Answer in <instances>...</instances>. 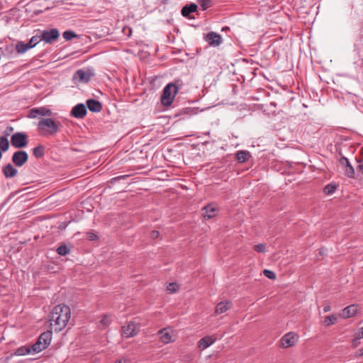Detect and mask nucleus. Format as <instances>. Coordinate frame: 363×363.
<instances>
[{
    "instance_id": "32",
    "label": "nucleus",
    "mask_w": 363,
    "mask_h": 363,
    "mask_svg": "<svg viewBox=\"0 0 363 363\" xmlns=\"http://www.w3.org/2000/svg\"><path fill=\"white\" fill-rule=\"evenodd\" d=\"M336 321H337V317L335 315L333 314V315H328L325 317V318L324 320V323L325 325L329 326V325L335 324L336 323Z\"/></svg>"
},
{
    "instance_id": "35",
    "label": "nucleus",
    "mask_w": 363,
    "mask_h": 363,
    "mask_svg": "<svg viewBox=\"0 0 363 363\" xmlns=\"http://www.w3.org/2000/svg\"><path fill=\"white\" fill-rule=\"evenodd\" d=\"M264 276L270 279H274L276 278V274L274 272L269 270V269H264L263 272Z\"/></svg>"
},
{
    "instance_id": "46",
    "label": "nucleus",
    "mask_w": 363,
    "mask_h": 363,
    "mask_svg": "<svg viewBox=\"0 0 363 363\" xmlns=\"http://www.w3.org/2000/svg\"><path fill=\"white\" fill-rule=\"evenodd\" d=\"M160 2H161L162 4H167V2H168V0H160Z\"/></svg>"
},
{
    "instance_id": "48",
    "label": "nucleus",
    "mask_w": 363,
    "mask_h": 363,
    "mask_svg": "<svg viewBox=\"0 0 363 363\" xmlns=\"http://www.w3.org/2000/svg\"><path fill=\"white\" fill-rule=\"evenodd\" d=\"M229 30V27H225L222 29V30Z\"/></svg>"
},
{
    "instance_id": "12",
    "label": "nucleus",
    "mask_w": 363,
    "mask_h": 363,
    "mask_svg": "<svg viewBox=\"0 0 363 363\" xmlns=\"http://www.w3.org/2000/svg\"><path fill=\"white\" fill-rule=\"evenodd\" d=\"M87 113L86 106L84 104H78L75 105L70 113L71 116L81 119L86 116Z\"/></svg>"
},
{
    "instance_id": "24",
    "label": "nucleus",
    "mask_w": 363,
    "mask_h": 363,
    "mask_svg": "<svg viewBox=\"0 0 363 363\" xmlns=\"http://www.w3.org/2000/svg\"><path fill=\"white\" fill-rule=\"evenodd\" d=\"M45 146L39 145L33 149V154L36 158H41L45 155Z\"/></svg>"
},
{
    "instance_id": "11",
    "label": "nucleus",
    "mask_w": 363,
    "mask_h": 363,
    "mask_svg": "<svg viewBox=\"0 0 363 363\" xmlns=\"http://www.w3.org/2000/svg\"><path fill=\"white\" fill-rule=\"evenodd\" d=\"M94 76V73L89 70L84 71L83 69H78L73 76L74 80H77L79 82L87 83L91 77Z\"/></svg>"
},
{
    "instance_id": "22",
    "label": "nucleus",
    "mask_w": 363,
    "mask_h": 363,
    "mask_svg": "<svg viewBox=\"0 0 363 363\" xmlns=\"http://www.w3.org/2000/svg\"><path fill=\"white\" fill-rule=\"evenodd\" d=\"M158 334L160 335V340L164 344H167L173 341L172 337L170 333L167 331V328L161 329L158 331Z\"/></svg>"
},
{
    "instance_id": "15",
    "label": "nucleus",
    "mask_w": 363,
    "mask_h": 363,
    "mask_svg": "<svg viewBox=\"0 0 363 363\" xmlns=\"http://www.w3.org/2000/svg\"><path fill=\"white\" fill-rule=\"evenodd\" d=\"M51 114L52 111L45 107L33 108L29 111L28 117L30 118H35L38 116H50Z\"/></svg>"
},
{
    "instance_id": "43",
    "label": "nucleus",
    "mask_w": 363,
    "mask_h": 363,
    "mask_svg": "<svg viewBox=\"0 0 363 363\" xmlns=\"http://www.w3.org/2000/svg\"><path fill=\"white\" fill-rule=\"evenodd\" d=\"M325 252H326V250H325V249H324V248L320 249V250H319V254H320V255H325Z\"/></svg>"
},
{
    "instance_id": "20",
    "label": "nucleus",
    "mask_w": 363,
    "mask_h": 363,
    "mask_svg": "<svg viewBox=\"0 0 363 363\" xmlns=\"http://www.w3.org/2000/svg\"><path fill=\"white\" fill-rule=\"evenodd\" d=\"M357 306L352 304L346 308H345L341 314L342 317L344 318H348L352 317L356 315L357 312Z\"/></svg>"
},
{
    "instance_id": "6",
    "label": "nucleus",
    "mask_w": 363,
    "mask_h": 363,
    "mask_svg": "<svg viewBox=\"0 0 363 363\" xmlns=\"http://www.w3.org/2000/svg\"><path fill=\"white\" fill-rule=\"evenodd\" d=\"M140 330V325L135 321H130L122 328V335L125 337L135 336Z\"/></svg>"
},
{
    "instance_id": "27",
    "label": "nucleus",
    "mask_w": 363,
    "mask_h": 363,
    "mask_svg": "<svg viewBox=\"0 0 363 363\" xmlns=\"http://www.w3.org/2000/svg\"><path fill=\"white\" fill-rule=\"evenodd\" d=\"M40 41H42L40 35H35L30 39V40L27 43V44L30 49V48H34Z\"/></svg>"
},
{
    "instance_id": "8",
    "label": "nucleus",
    "mask_w": 363,
    "mask_h": 363,
    "mask_svg": "<svg viewBox=\"0 0 363 363\" xmlns=\"http://www.w3.org/2000/svg\"><path fill=\"white\" fill-rule=\"evenodd\" d=\"M298 342V335L294 333L289 332L285 334L280 340V346L283 348L292 347Z\"/></svg>"
},
{
    "instance_id": "42",
    "label": "nucleus",
    "mask_w": 363,
    "mask_h": 363,
    "mask_svg": "<svg viewBox=\"0 0 363 363\" xmlns=\"http://www.w3.org/2000/svg\"><path fill=\"white\" fill-rule=\"evenodd\" d=\"M357 356L361 357L363 356V347L359 349L357 352Z\"/></svg>"
},
{
    "instance_id": "9",
    "label": "nucleus",
    "mask_w": 363,
    "mask_h": 363,
    "mask_svg": "<svg viewBox=\"0 0 363 363\" xmlns=\"http://www.w3.org/2000/svg\"><path fill=\"white\" fill-rule=\"evenodd\" d=\"M28 160V155L24 150H18L15 152L11 157L12 162L16 167H22Z\"/></svg>"
},
{
    "instance_id": "28",
    "label": "nucleus",
    "mask_w": 363,
    "mask_h": 363,
    "mask_svg": "<svg viewBox=\"0 0 363 363\" xmlns=\"http://www.w3.org/2000/svg\"><path fill=\"white\" fill-rule=\"evenodd\" d=\"M16 48L19 54H23L30 49L28 44L24 43L23 42H18L16 45Z\"/></svg>"
},
{
    "instance_id": "29",
    "label": "nucleus",
    "mask_w": 363,
    "mask_h": 363,
    "mask_svg": "<svg viewBox=\"0 0 363 363\" xmlns=\"http://www.w3.org/2000/svg\"><path fill=\"white\" fill-rule=\"evenodd\" d=\"M56 251H57V254L61 256H65V255L69 254V252H70V250L65 244L60 245L57 247Z\"/></svg>"
},
{
    "instance_id": "38",
    "label": "nucleus",
    "mask_w": 363,
    "mask_h": 363,
    "mask_svg": "<svg viewBox=\"0 0 363 363\" xmlns=\"http://www.w3.org/2000/svg\"><path fill=\"white\" fill-rule=\"evenodd\" d=\"M159 236H160V232L157 230H152L150 234V237L153 240L158 238Z\"/></svg>"
},
{
    "instance_id": "10",
    "label": "nucleus",
    "mask_w": 363,
    "mask_h": 363,
    "mask_svg": "<svg viewBox=\"0 0 363 363\" xmlns=\"http://www.w3.org/2000/svg\"><path fill=\"white\" fill-rule=\"evenodd\" d=\"M204 40L211 47H218L223 42L221 35L213 31L208 33L204 36Z\"/></svg>"
},
{
    "instance_id": "4",
    "label": "nucleus",
    "mask_w": 363,
    "mask_h": 363,
    "mask_svg": "<svg viewBox=\"0 0 363 363\" xmlns=\"http://www.w3.org/2000/svg\"><path fill=\"white\" fill-rule=\"evenodd\" d=\"M178 91L179 87L174 83H169L167 84L163 89L161 96L162 104L165 106H170L172 104Z\"/></svg>"
},
{
    "instance_id": "19",
    "label": "nucleus",
    "mask_w": 363,
    "mask_h": 363,
    "mask_svg": "<svg viewBox=\"0 0 363 363\" xmlns=\"http://www.w3.org/2000/svg\"><path fill=\"white\" fill-rule=\"evenodd\" d=\"M232 303L230 301L220 302L216 305L215 313L216 315L222 314L230 309Z\"/></svg>"
},
{
    "instance_id": "30",
    "label": "nucleus",
    "mask_w": 363,
    "mask_h": 363,
    "mask_svg": "<svg viewBox=\"0 0 363 363\" xmlns=\"http://www.w3.org/2000/svg\"><path fill=\"white\" fill-rule=\"evenodd\" d=\"M337 189V186L333 184H328L324 188V193L327 195H330L335 193Z\"/></svg>"
},
{
    "instance_id": "7",
    "label": "nucleus",
    "mask_w": 363,
    "mask_h": 363,
    "mask_svg": "<svg viewBox=\"0 0 363 363\" xmlns=\"http://www.w3.org/2000/svg\"><path fill=\"white\" fill-rule=\"evenodd\" d=\"M59 36L60 32L57 28L45 30L40 34L42 40L49 44H52L55 40L58 39Z\"/></svg>"
},
{
    "instance_id": "13",
    "label": "nucleus",
    "mask_w": 363,
    "mask_h": 363,
    "mask_svg": "<svg viewBox=\"0 0 363 363\" xmlns=\"http://www.w3.org/2000/svg\"><path fill=\"white\" fill-rule=\"evenodd\" d=\"M339 163L342 167H344L345 174L350 178H353L354 176V169L351 165L349 160L347 157L342 156L340 158Z\"/></svg>"
},
{
    "instance_id": "5",
    "label": "nucleus",
    "mask_w": 363,
    "mask_h": 363,
    "mask_svg": "<svg viewBox=\"0 0 363 363\" xmlns=\"http://www.w3.org/2000/svg\"><path fill=\"white\" fill-rule=\"evenodd\" d=\"M11 145L15 148L26 147L28 144V135L23 132H16L11 137Z\"/></svg>"
},
{
    "instance_id": "37",
    "label": "nucleus",
    "mask_w": 363,
    "mask_h": 363,
    "mask_svg": "<svg viewBox=\"0 0 363 363\" xmlns=\"http://www.w3.org/2000/svg\"><path fill=\"white\" fill-rule=\"evenodd\" d=\"M87 238L91 241H94L97 239V235L92 232H89L87 233Z\"/></svg>"
},
{
    "instance_id": "40",
    "label": "nucleus",
    "mask_w": 363,
    "mask_h": 363,
    "mask_svg": "<svg viewBox=\"0 0 363 363\" xmlns=\"http://www.w3.org/2000/svg\"><path fill=\"white\" fill-rule=\"evenodd\" d=\"M101 323L104 325H108V318L106 316H105L101 321Z\"/></svg>"
},
{
    "instance_id": "31",
    "label": "nucleus",
    "mask_w": 363,
    "mask_h": 363,
    "mask_svg": "<svg viewBox=\"0 0 363 363\" xmlns=\"http://www.w3.org/2000/svg\"><path fill=\"white\" fill-rule=\"evenodd\" d=\"M62 36L66 40H71L77 38V35L73 30H67L62 33Z\"/></svg>"
},
{
    "instance_id": "2",
    "label": "nucleus",
    "mask_w": 363,
    "mask_h": 363,
    "mask_svg": "<svg viewBox=\"0 0 363 363\" xmlns=\"http://www.w3.org/2000/svg\"><path fill=\"white\" fill-rule=\"evenodd\" d=\"M38 130L42 135H54L58 132L59 126L52 118H46L39 121Z\"/></svg>"
},
{
    "instance_id": "3",
    "label": "nucleus",
    "mask_w": 363,
    "mask_h": 363,
    "mask_svg": "<svg viewBox=\"0 0 363 363\" xmlns=\"http://www.w3.org/2000/svg\"><path fill=\"white\" fill-rule=\"evenodd\" d=\"M52 337V333L51 330L41 333L36 342L31 346L32 352L33 353H38L45 350L50 345Z\"/></svg>"
},
{
    "instance_id": "49",
    "label": "nucleus",
    "mask_w": 363,
    "mask_h": 363,
    "mask_svg": "<svg viewBox=\"0 0 363 363\" xmlns=\"http://www.w3.org/2000/svg\"><path fill=\"white\" fill-rule=\"evenodd\" d=\"M1 341H2V338H1V337H0V343L1 342Z\"/></svg>"
},
{
    "instance_id": "47",
    "label": "nucleus",
    "mask_w": 363,
    "mask_h": 363,
    "mask_svg": "<svg viewBox=\"0 0 363 363\" xmlns=\"http://www.w3.org/2000/svg\"><path fill=\"white\" fill-rule=\"evenodd\" d=\"M359 168L362 170H363V164L359 165Z\"/></svg>"
},
{
    "instance_id": "34",
    "label": "nucleus",
    "mask_w": 363,
    "mask_h": 363,
    "mask_svg": "<svg viewBox=\"0 0 363 363\" xmlns=\"http://www.w3.org/2000/svg\"><path fill=\"white\" fill-rule=\"evenodd\" d=\"M178 289L179 286L174 282L169 284V285L167 286V290L171 293L176 292Z\"/></svg>"
},
{
    "instance_id": "39",
    "label": "nucleus",
    "mask_w": 363,
    "mask_h": 363,
    "mask_svg": "<svg viewBox=\"0 0 363 363\" xmlns=\"http://www.w3.org/2000/svg\"><path fill=\"white\" fill-rule=\"evenodd\" d=\"M357 339H362L363 338V327L360 328L358 330V333H357Z\"/></svg>"
},
{
    "instance_id": "16",
    "label": "nucleus",
    "mask_w": 363,
    "mask_h": 363,
    "mask_svg": "<svg viewBox=\"0 0 363 363\" xmlns=\"http://www.w3.org/2000/svg\"><path fill=\"white\" fill-rule=\"evenodd\" d=\"M86 109L89 108V110L91 112L99 113L102 109V104L98 100L89 99L86 100Z\"/></svg>"
},
{
    "instance_id": "41",
    "label": "nucleus",
    "mask_w": 363,
    "mask_h": 363,
    "mask_svg": "<svg viewBox=\"0 0 363 363\" xmlns=\"http://www.w3.org/2000/svg\"><path fill=\"white\" fill-rule=\"evenodd\" d=\"M330 310H331V308H330V305L324 306V307H323V312L324 313H327V312L330 311Z\"/></svg>"
},
{
    "instance_id": "45",
    "label": "nucleus",
    "mask_w": 363,
    "mask_h": 363,
    "mask_svg": "<svg viewBox=\"0 0 363 363\" xmlns=\"http://www.w3.org/2000/svg\"><path fill=\"white\" fill-rule=\"evenodd\" d=\"M126 177V176H121V177H115V178H113V180H115V181H116V180H119V179H121V178H124V177Z\"/></svg>"
},
{
    "instance_id": "14",
    "label": "nucleus",
    "mask_w": 363,
    "mask_h": 363,
    "mask_svg": "<svg viewBox=\"0 0 363 363\" xmlns=\"http://www.w3.org/2000/svg\"><path fill=\"white\" fill-rule=\"evenodd\" d=\"M202 215L204 218L210 219L214 218L218 213V207L213 203L208 204L202 208Z\"/></svg>"
},
{
    "instance_id": "36",
    "label": "nucleus",
    "mask_w": 363,
    "mask_h": 363,
    "mask_svg": "<svg viewBox=\"0 0 363 363\" xmlns=\"http://www.w3.org/2000/svg\"><path fill=\"white\" fill-rule=\"evenodd\" d=\"M254 250L257 252H264L266 247L264 244H257L254 246Z\"/></svg>"
},
{
    "instance_id": "33",
    "label": "nucleus",
    "mask_w": 363,
    "mask_h": 363,
    "mask_svg": "<svg viewBox=\"0 0 363 363\" xmlns=\"http://www.w3.org/2000/svg\"><path fill=\"white\" fill-rule=\"evenodd\" d=\"M198 3L202 10L205 11L211 6L212 0H198Z\"/></svg>"
},
{
    "instance_id": "17",
    "label": "nucleus",
    "mask_w": 363,
    "mask_h": 363,
    "mask_svg": "<svg viewBox=\"0 0 363 363\" xmlns=\"http://www.w3.org/2000/svg\"><path fill=\"white\" fill-rule=\"evenodd\" d=\"M216 340V337L214 336H205L202 337L198 342V347L203 350L206 349L207 347H210L211 345H213Z\"/></svg>"
},
{
    "instance_id": "44",
    "label": "nucleus",
    "mask_w": 363,
    "mask_h": 363,
    "mask_svg": "<svg viewBox=\"0 0 363 363\" xmlns=\"http://www.w3.org/2000/svg\"><path fill=\"white\" fill-rule=\"evenodd\" d=\"M115 363H128L126 359H119L115 362Z\"/></svg>"
},
{
    "instance_id": "26",
    "label": "nucleus",
    "mask_w": 363,
    "mask_h": 363,
    "mask_svg": "<svg viewBox=\"0 0 363 363\" xmlns=\"http://www.w3.org/2000/svg\"><path fill=\"white\" fill-rule=\"evenodd\" d=\"M9 148V142L6 137H0V149L2 152H6Z\"/></svg>"
},
{
    "instance_id": "18",
    "label": "nucleus",
    "mask_w": 363,
    "mask_h": 363,
    "mask_svg": "<svg viewBox=\"0 0 363 363\" xmlns=\"http://www.w3.org/2000/svg\"><path fill=\"white\" fill-rule=\"evenodd\" d=\"M2 172L7 179L14 177L18 174V170L10 163L3 167Z\"/></svg>"
},
{
    "instance_id": "21",
    "label": "nucleus",
    "mask_w": 363,
    "mask_h": 363,
    "mask_svg": "<svg viewBox=\"0 0 363 363\" xmlns=\"http://www.w3.org/2000/svg\"><path fill=\"white\" fill-rule=\"evenodd\" d=\"M197 5L194 3H191L189 5L184 6L181 11L182 15L186 18H190L189 15L191 13L195 12L197 10Z\"/></svg>"
},
{
    "instance_id": "1",
    "label": "nucleus",
    "mask_w": 363,
    "mask_h": 363,
    "mask_svg": "<svg viewBox=\"0 0 363 363\" xmlns=\"http://www.w3.org/2000/svg\"><path fill=\"white\" fill-rule=\"evenodd\" d=\"M71 318V310L65 304L55 306L49 315V322L51 330L60 332L67 325Z\"/></svg>"
},
{
    "instance_id": "25",
    "label": "nucleus",
    "mask_w": 363,
    "mask_h": 363,
    "mask_svg": "<svg viewBox=\"0 0 363 363\" xmlns=\"http://www.w3.org/2000/svg\"><path fill=\"white\" fill-rule=\"evenodd\" d=\"M30 352H33L31 347L23 346L16 349L15 354L18 356H23L30 354Z\"/></svg>"
},
{
    "instance_id": "23",
    "label": "nucleus",
    "mask_w": 363,
    "mask_h": 363,
    "mask_svg": "<svg viewBox=\"0 0 363 363\" xmlns=\"http://www.w3.org/2000/svg\"><path fill=\"white\" fill-rule=\"evenodd\" d=\"M250 154L247 150H239L236 152L235 157L240 163H244L249 160Z\"/></svg>"
}]
</instances>
